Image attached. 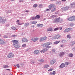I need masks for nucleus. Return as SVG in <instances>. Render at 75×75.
Segmentation results:
<instances>
[{"label": "nucleus", "instance_id": "f257e3e1", "mask_svg": "<svg viewBox=\"0 0 75 75\" xmlns=\"http://www.w3.org/2000/svg\"><path fill=\"white\" fill-rule=\"evenodd\" d=\"M52 44V42H47L45 43L44 44H42V45L43 47H46L47 48H50L51 47L50 46H49V45H51Z\"/></svg>", "mask_w": 75, "mask_h": 75}, {"label": "nucleus", "instance_id": "f03ea898", "mask_svg": "<svg viewBox=\"0 0 75 75\" xmlns=\"http://www.w3.org/2000/svg\"><path fill=\"white\" fill-rule=\"evenodd\" d=\"M12 42L13 43V45L15 48H18L19 46H18V42L16 40H13L12 41Z\"/></svg>", "mask_w": 75, "mask_h": 75}, {"label": "nucleus", "instance_id": "7ed1b4c3", "mask_svg": "<svg viewBox=\"0 0 75 75\" xmlns=\"http://www.w3.org/2000/svg\"><path fill=\"white\" fill-rule=\"evenodd\" d=\"M39 40V38H35L34 37H33L31 39V40L33 42H36Z\"/></svg>", "mask_w": 75, "mask_h": 75}, {"label": "nucleus", "instance_id": "20e7f679", "mask_svg": "<svg viewBox=\"0 0 75 75\" xmlns=\"http://www.w3.org/2000/svg\"><path fill=\"white\" fill-rule=\"evenodd\" d=\"M46 39H47V37H42L40 38L39 41H40V42H41L42 41H44Z\"/></svg>", "mask_w": 75, "mask_h": 75}, {"label": "nucleus", "instance_id": "39448f33", "mask_svg": "<svg viewBox=\"0 0 75 75\" xmlns=\"http://www.w3.org/2000/svg\"><path fill=\"white\" fill-rule=\"evenodd\" d=\"M14 57V54L12 53H10L7 56V57L9 58H12Z\"/></svg>", "mask_w": 75, "mask_h": 75}, {"label": "nucleus", "instance_id": "423d86ee", "mask_svg": "<svg viewBox=\"0 0 75 75\" xmlns=\"http://www.w3.org/2000/svg\"><path fill=\"white\" fill-rule=\"evenodd\" d=\"M61 18H55L54 20V23H59L61 21Z\"/></svg>", "mask_w": 75, "mask_h": 75}, {"label": "nucleus", "instance_id": "0eeeda50", "mask_svg": "<svg viewBox=\"0 0 75 75\" xmlns=\"http://www.w3.org/2000/svg\"><path fill=\"white\" fill-rule=\"evenodd\" d=\"M0 44L1 45H5L6 44V42H5L2 40L0 39Z\"/></svg>", "mask_w": 75, "mask_h": 75}, {"label": "nucleus", "instance_id": "6e6552de", "mask_svg": "<svg viewBox=\"0 0 75 75\" xmlns=\"http://www.w3.org/2000/svg\"><path fill=\"white\" fill-rule=\"evenodd\" d=\"M22 41L23 42H28V40L27 39V38H23L22 39Z\"/></svg>", "mask_w": 75, "mask_h": 75}, {"label": "nucleus", "instance_id": "1a4fd4ad", "mask_svg": "<svg viewBox=\"0 0 75 75\" xmlns=\"http://www.w3.org/2000/svg\"><path fill=\"white\" fill-rule=\"evenodd\" d=\"M61 37V35H57L54 37V39H58L59 38H60Z\"/></svg>", "mask_w": 75, "mask_h": 75}, {"label": "nucleus", "instance_id": "9d476101", "mask_svg": "<svg viewBox=\"0 0 75 75\" xmlns=\"http://www.w3.org/2000/svg\"><path fill=\"white\" fill-rule=\"evenodd\" d=\"M48 7L50 9V10H51L52 8H54V4H51Z\"/></svg>", "mask_w": 75, "mask_h": 75}, {"label": "nucleus", "instance_id": "9b49d317", "mask_svg": "<svg viewBox=\"0 0 75 75\" xmlns=\"http://www.w3.org/2000/svg\"><path fill=\"white\" fill-rule=\"evenodd\" d=\"M64 54H65V53L64 52H61L60 53L59 56H60L61 57H62Z\"/></svg>", "mask_w": 75, "mask_h": 75}, {"label": "nucleus", "instance_id": "f8f14e48", "mask_svg": "<svg viewBox=\"0 0 75 75\" xmlns=\"http://www.w3.org/2000/svg\"><path fill=\"white\" fill-rule=\"evenodd\" d=\"M34 54H38L40 53V51L38 50H36L34 51Z\"/></svg>", "mask_w": 75, "mask_h": 75}, {"label": "nucleus", "instance_id": "ddd939ff", "mask_svg": "<svg viewBox=\"0 0 75 75\" xmlns=\"http://www.w3.org/2000/svg\"><path fill=\"white\" fill-rule=\"evenodd\" d=\"M37 23V21H32L30 22L31 24H36Z\"/></svg>", "mask_w": 75, "mask_h": 75}, {"label": "nucleus", "instance_id": "4468645a", "mask_svg": "<svg viewBox=\"0 0 75 75\" xmlns=\"http://www.w3.org/2000/svg\"><path fill=\"white\" fill-rule=\"evenodd\" d=\"M48 50V49H45L44 50H41L40 51V52H41V53H44L45 52V51H47Z\"/></svg>", "mask_w": 75, "mask_h": 75}, {"label": "nucleus", "instance_id": "2eb2a0df", "mask_svg": "<svg viewBox=\"0 0 75 75\" xmlns=\"http://www.w3.org/2000/svg\"><path fill=\"white\" fill-rule=\"evenodd\" d=\"M65 67V64L62 63L59 66V68H64Z\"/></svg>", "mask_w": 75, "mask_h": 75}, {"label": "nucleus", "instance_id": "dca6fc26", "mask_svg": "<svg viewBox=\"0 0 75 75\" xmlns=\"http://www.w3.org/2000/svg\"><path fill=\"white\" fill-rule=\"evenodd\" d=\"M70 30V29L69 28L66 29L64 31V33H67Z\"/></svg>", "mask_w": 75, "mask_h": 75}, {"label": "nucleus", "instance_id": "f3484780", "mask_svg": "<svg viewBox=\"0 0 75 75\" xmlns=\"http://www.w3.org/2000/svg\"><path fill=\"white\" fill-rule=\"evenodd\" d=\"M47 31H52V28H50L47 30Z\"/></svg>", "mask_w": 75, "mask_h": 75}, {"label": "nucleus", "instance_id": "a211bd4d", "mask_svg": "<svg viewBox=\"0 0 75 75\" xmlns=\"http://www.w3.org/2000/svg\"><path fill=\"white\" fill-rule=\"evenodd\" d=\"M69 8V7L68 6H66L63 9L64 10H68Z\"/></svg>", "mask_w": 75, "mask_h": 75}, {"label": "nucleus", "instance_id": "6ab92c4d", "mask_svg": "<svg viewBox=\"0 0 75 75\" xmlns=\"http://www.w3.org/2000/svg\"><path fill=\"white\" fill-rule=\"evenodd\" d=\"M30 19L31 20H36V18L35 17H31Z\"/></svg>", "mask_w": 75, "mask_h": 75}, {"label": "nucleus", "instance_id": "aec40b11", "mask_svg": "<svg viewBox=\"0 0 75 75\" xmlns=\"http://www.w3.org/2000/svg\"><path fill=\"white\" fill-rule=\"evenodd\" d=\"M37 25L38 27H41L43 26V25L41 24H38Z\"/></svg>", "mask_w": 75, "mask_h": 75}, {"label": "nucleus", "instance_id": "412c9836", "mask_svg": "<svg viewBox=\"0 0 75 75\" xmlns=\"http://www.w3.org/2000/svg\"><path fill=\"white\" fill-rule=\"evenodd\" d=\"M50 66L48 65H45L44 66V68H48Z\"/></svg>", "mask_w": 75, "mask_h": 75}, {"label": "nucleus", "instance_id": "4be33fe9", "mask_svg": "<svg viewBox=\"0 0 75 75\" xmlns=\"http://www.w3.org/2000/svg\"><path fill=\"white\" fill-rule=\"evenodd\" d=\"M54 61L52 60L50 62V64L51 65H53L54 64Z\"/></svg>", "mask_w": 75, "mask_h": 75}, {"label": "nucleus", "instance_id": "5701e85b", "mask_svg": "<svg viewBox=\"0 0 75 75\" xmlns=\"http://www.w3.org/2000/svg\"><path fill=\"white\" fill-rule=\"evenodd\" d=\"M35 17L36 18V19H39L40 17V16L39 15H37Z\"/></svg>", "mask_w": 75, "mask_h": 75}, {"label": "nucleus", "instance_id": "b1692460", "mask_svg": "<svg viewBox=\"0 0 75 75\" xmlns=\"http://www.w3.org/2000/svg\"><path fill=\"white\" fill-rule=\"evenodd\" d=\"M72 19V21H75V16H74L71 17Z\"/></svg>", "mask_w": 75, "mask_h": 75}, {"label": "nucleus", "instance_id": "393cba45", "mask_svg": "<svg viewBox=\"0 0 75 75\" xmlns=\"http://www.w3.org/2000/svg\"><path fill=\"white\" fill-rule=\"evenodd\" d=\"M75 42H74V41H72L71 42V46H72V45H74V44H75Z\"/></svg>", "mask_w": 75, "mask_h": 75}, {"label": "nucleus", "instance_id": "a878e982", "mask_svg": "<svg viewBox=\"0 0 75 75\" xmlns=\"http://www.w3.org/2000/svg\"><path fill=\"white\" fill-rule=\"evenodd\" d=\"M69 62H66L65 63L64 65H69Z\"/></svg>", "mask_w": 75, "mask_h": 75}, {"label": "nucleus", "instance_id": "bb28decb", "mask_svg": "<svg viewBox=\"0 0 75 75\" xmlns=\"http://www.w3.org/2000/svg\"><path fill=\"white\" fill-rule=\"evenodd\" d=\"M68 20L69 21H72V17H70L68 19Z\"/></svg>", "mask_w": 75, "mask_h": 75}, {"label": "nucleus", "instance_id": "cd10ccee", "mask_svg": "<svg viewBox=\"0 0 75 75\" xmlns=\"http://www.w3.org/2000/svg\"><path fill=\"white\" fill-rule=\"evenodd\" d=\"M38 6V5L37 4H35L33 5V7L35 8L36 7H37Z\"/></svg>", "mask_w": 75, "mask_h": 75}, {"label": "nucleus", "instance_id": "c85d7f7f", "mask_svg": "<svg viewBox=\"0 0 75 75\" xmlns=\"http://www.w3.org/2000/svg\"><path fill=\"white\" fill-rule=\"evenodd\" d=\"M70 35H67V38H69V39H70V38H71V37Z\"/></svg>", "mask_w": 75, "mask_h": 75}, {"label": "nucleus", "instance_id": "c756f323", "mask_svg": "<svg viewBox=\"0 0 75 75\" xmlns=\"http://www.w3.org/2000/svg\"><path fill=\"white\" fill-rule=\"evenodd\" d=\"M60 42V41H56L54 42V44H58Z\"/></svg>", "mask_w": 75, "mask_h": 75}, {"label": "nucleus", "instance_id": "7c9ffc66", "mask_svg": "<svg viewBox=\"0 0 75 75\" xmlns=\"http://www.w3.org/2000/svg\"><path fill=\"white\" fill-rule=\"evenodd\" d=\"M26 46H27V45H26V44H23L22 45V47H24V48H25V47H26Z\"/></svg>", "mask_w": 75, "mask_h": 75}, {"label": "nucleus", "instance_id": "2f4dec72", "mask_svg": "<svg viewBox=\"0 0 75 75\" xmlns=\"http://www.w3.org/2000/svg\"><path fill=\"white\" fill-rule=\"evenodd\" d=\"M29 25V23H26L25 24V27H27V26H28V25Z\"/></svg>", "mask_w": 75, "mask_h": 75}, {"label": "nucleus", "instance_id": "473e14b6", "mask_svg": "<svg viewBox=\"0 0 75 75\" xmlns=\"http://www.w3.org/2000/svg\"><path fill=\"white\" fill-rule=\"evenodd\" d=\"M9 67V66L8 65H4V66L3 68H8Z\"/></svg>", "mask_w": 75, "mask_h": 75}, {"label": "nucleus", "instance_id": "72a5a7b5", "mask_svg": "<svg viewBox=\"0 0 75 75\" xmlns=\"http://www.w3.org/2000/svg\"><path fill=\"white\" fill-rule=\"evenodd\" d=\"M71 6L72 7H75V5L74 4H71Z\"/></svg>", "mask_w": 75, "mask_h": 75}, {"label": "nucleus", "instance_id": "f704fd0d", "mask_svg": "<svg viewBox=\"0 0 75 75\" xmlns=\"http://www.w3.org/2000/svg\"><path fill=\"white\" fill-rule=\"evenodd\" d=\"M69 56L70 57H73V54H69Z\"/></svg>", "mask_w": 75, "mask_h": 75}, {"label": "nucleus", "instance_id": "c9c22d12", "mask_svg": "<svg viewBox=\"0 0 75 75\" xmlns=\"http://www.w3.org/2000/svg\"><path fill=\"white\" fill-rule=\"evenodd\" d=\"M39 61L40 62H43L44 61V59H39Z\"/></svg>", "mask_w": 75, "mask_h": 75}, {"label": "nucleus", "instance_id": "e433bc0d", "mask_svg": "<svg viewBox=\"0 0 75 75\" xmlns=\"http://www.w3.org/2000/svg\"><path fill=\"white\" fill-rule=\"evenodd\" d=\"M39 7L40 8H42V5L41 4H39Z\"/></svg>", "mask_w": 75, "mask_h": 75}, {"label": "nucleus", "instance_id": "4c0bfd02", "mask_svg": "<svg viewBox=\"0 0 75 75\" xmlns=\"http://www.w3.org/2000/svg\"><path fill=\"white\" fill-rule=\"evenodd\" d=\"M54 8L53 9H52L51 10V11L52 12H54L55 11V8Z\"/></svg>", "mask_w": 75, "mask_h": 75}, {"label": "nucleus", "instance_id": "58836bf2", "mask_svg": "<svg viewBox=\"0 0 75 75\" xmlns=\"http://www.w3.org/2000/svg\"><path fill=\"white\" fill-rule=\"evenodd\" d=\"M6 21V19H4L2 20V22L4 23V22H5Z\"/></svg>", "mask_w": 75, "mask_h": 75}, {"label": "nucleus", "instance_id": "ea45409f", "mask_svg": "<svg viewBox=\"0 0 75 75\" xmlns=\"http://www.w3.org/2000/svg\"><path fill=\"white\" fill-rule=\"evenodd\" d=\"M58 29H59L58 28H56L54 29V31H57V30H58Z\"/></svg>", "mask_w": 75, "mask_h": 75}, {"label": "nucleus", "instance_id": "a19ab883", "mask_svg": "<svg viewBox=\"0 0 75 75\" xmlns=\"http://www.w3.org/2000/svg\"><path fill=\"white\" fill-rule=\"evenodd\" d=\"M11 28L12 29V30H16V28L14 27H12Z\"/></svg>", "mask_w": 75, "mask_h": 75}, {"label": "nucleus", "instance_id": "79ce46f5", "mask_svg": "<svg viewBox=\"0 0 75 75\" xmlns=\"http://www.w3.org/2000/svg\"><path fill=\"white\" fill-rule=\"evenodd\" d=\"M57 3L58 4H60L61 3V2L60 1H58L57 2Z\"/></svg>", "mask_w": 75, "mask_h": 75}, {"label": "nucleus", "instance_id": "37998d69", "mask_svg": "<svg viewBox=\"0 0 75 75\" xmlns=\"http://www.w3.org/2000/svg\"><path fill=\"white\" fill-rule=\"evenodd\" d=\"M16 67H17L18 68H20V65H19L18 64H17Z\"/></svg>", "mask_w": 75, "mask_h": 75}, {"label": "nucleus", "instance_id": "c03bdc74", "mask_svg": "<svg viewBox=\"0 0 75 75\" xmlns=\"http://www.w3.org/2000/svg\"><path fill=\"white\" fill-rule=\"evenodd\" d=\"M53 70V69H50L48 70V71H52Z\"/></svg>", "mask_w": 75, "mask_h": 75}, {"label": "nucleus", "instance_id": "a18cd8bd", "mask_svg": "<svg viewBox=\"0 0 75 75\" xmlns=\"http://www.w3.org/2000/svg\"><path fill=\"white\" fill-rule=\"evenodd\" d=\"M52 75H55V71H54L52 73Z\"/></svg>", "mask_w": 75, "mask_h": 75}, {"label": "nucleus", "instance_id": "49530a36", "mask_svg": "<svg viewBox=\"0 0 75 75\" xmlns=\"http://www.w3.org/2000/svg\"><path fill=\"white\" fill-rule=\"evenodd\" d=\"M4 38H7L8 37L7 36L5 35L4 36Z\"/></svg>", "mask_w": 75, "mask_h": 75}, {"label": "nucleus", "instance_id": "de8ad7c7", "mask_svg": "<svg viewBox=\"0 0 75 75\" xmlns=\"http://www.w3.org/2000/svg\"><path fill=\"white\" fill-rule=\"evenodd\" d=\"M2 19V18L1 17H0V23H1V19Z\"/></svg>", "mask_w": 75, "mask_h": 75}, {"label": "nucleus", "instance_id": "09e8293b", "mask_svg": "<svg viewBox=\"0 0 75 75\" xmlns=\"http://www.w3.org/2000/svg\"><path fill=\"white\" fill-rule=\"evenodd\" d=\"M49 10H51L49 8V9H47L46 11H49Z\"/></svg>", "mask_w": 75, "mask_h": 75}, {"label": "nucleus", "instance_id": "8fccbe9b", "mask_svg": "<svg viewBox=\"0 0 75 75\" xmlns=\"http://www.w3.org/2000/svg\"><path fill=\"white\" fill-rule=\"evenodd\" d=\"M59 30H62V27H60V28H59Z\"/></svg>", "mask_w": 75, "mask_h": 75}, {"label": "nucleus", "instance_id": "3c124183", "mask_svg": "<svg viewBox=\"0 0 75 75\" xmlns=\"http://www.w3.org/2000/svg\"><path fill=\"white\" fill-rule=\"evenodd\" d=\"M52 51L53 52H55V49H53Z\"/></svg>", "mask_w": 75, "mask_h": 75}, {"label": "nucleus", "instance_id": "603ef678", "mask_svg": "<svg viewBox=\"0 0 75 75\" xmlns=\"http://www.w3.org/2000/svg\"><path fill=\"white\" fill-rule=\"evenodd\" d=\"M25 12H26V13H28V11L27 10H26L25 11Z\"/></svg>", "mask_w": 75, "mask_h": 75}, {"label": "nucleus", "instance_id": "864d4df0", "mask_svg": "<svg viewBox=\"0 0 75 75\" xmlns=\"http://www.w3.org/2000/svg\"><path fill=\"white\" fill-rule=\"evenodd\" d=\"M60 47H64V45H61V46H60Z\"/></svg>", "mask_w": 75, "mask_h": 75}, {"label": "nucleus", "instance_id": "5fc2aeb1", "mask_svg": "<svg viewBox=\"0 0 75 75\" xmlns=\"http://www.w3.org/2000/svg\"><path fill=\"white\" fill-rule=\"evenodd\" d=\"M19 20H17V21L16 22H17V23H19Z\"/></svg>", "mask_w": 75, "mask_h": 75}, {"label": "nucleus", "instance_id": "6e6d98bb", "mask_svg": "<svg viewBox=\"0 0 75 75\" xmlns=\"http://www.w3.org/2000/svg\"><path fill=\"white\" fill-rule=\"evenodd\" d=\"M62 1H66V0H62Z\"/></svg>", "mask_w": 75, "mask_h": 75}, {"label": "nucleus", "instance_id": "4d7b16f0", "mask_svg": "<svg viewBox=\"0 0 75 75\" xmlns=\"http://www.w3.org/2000/svg\"><path fill=\"white\" fill-rule=\"evenodd\" d=\"M16 36H17L16 35H13V37H16Z\"/></svg>", "mask_w": 75, "mask_h": 75}, {"label": "nucleus", "instance_id": "13d9d810", "mask_svg": "<svg viewBox=\"0 0 75 75\" xmlns=\"http://www.w3.org/2000/svg\"><path fill=\"white\" fill-rule=\"evenodd\" d=\"M50 75H52V72H50Z\"/></svg>", "mask_w": 75, "mask_h": 75}, {"label": "nucleus", "instance_id": "bf43d9fd", "mask_svg": "<svg viewBox=\"0 0 75 75\" xmlns=\"http://www.w3.org/2000/svg\"><path fill=\"white\" fill-rule=\"evenodd\" d=\"M51 1H56V0H51Z\"/></svg>", "mask_w": 75, "mask_h": 75}, {"label": "nucleus", "instance_id": "052dcab7", "mask_svg": "<svg viewBox=\"0 0 75 75\" xmlns=\"http://www.w3.org/2000/svg\"><path fill=\"white\" fill-rule=\"evenodd\" d=\"M6 70H10V69H6Z\"/></svg>", "mask_w": 75, "mask_h": 75}, {"label": "nucleus", "instance_id": "680f3d73", "mask_svg": "<svg viewBox=\"0 0 75 75\" xmlns=\"http://www.w3.org/2000/svg\"><path fill=\"white\" fill-rule=\"evenodd\" d=\"M32 27H34V26L33 25V26H32Z\"/></svg>", "mask_w": 75, "mask_h": 75}, {"label": "nucleus", "instance_id": "e2e57ef3", "mask_svg": "<svg viewBox=\"0 0 75 75\" xmlns=\"http://www.w3.org/2000/svg\"><path fill=\"white\" fill-rule=\"evenodd\" d=\"M31 0V1H33L35 0Z\"/></svg>", "mask_w": 75, "mask_h": 75}, {"label": "nucleus", "instance_id": "0e129e2a", "mask_svg": "<svg viewBox=\"0 0 75 75\" xmlns=\"http://www.w3.org/2000/svg\"><path fill=\"white\" fill-rule=\"evenodd\" d=\"M9 75H13L12 74H9Z\"/></svg>", "mask_w": 75, "mask_h": 75}, {"label": "nucleus", "instance_id": "69168bd1", "mask_svg": "<svg viewBox=\"0 0 75 75\" xmlns=\"http://www.w3.org/2000/svg\"><path fill=\"white\" fill-rule=\"evenodd\" d=\"M21 1H20V2H21Z\"/></svg>", "mask_w": 75, "mask_h": 75}]
</instances>
